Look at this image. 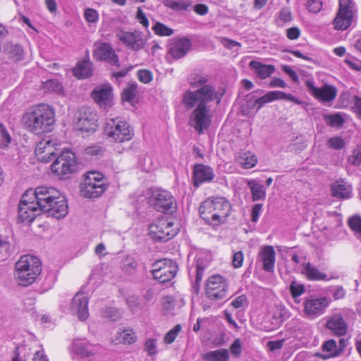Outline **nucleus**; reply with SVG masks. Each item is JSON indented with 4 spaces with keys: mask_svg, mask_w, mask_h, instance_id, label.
I'll use <instances>...</instances> for the list:
<instances>
[{
    "mask_svg": "<svg viewBox=\"0 0 361 361\" xmlns=\"http://www.w3.org/2000/svg\"><path fill=\"white\" fill-rule=\"evenodd\" d=\"M250 67H251L255 71L256 75L262 79L269 78L275 71L274 66L262 64L258 61L250 62Z\"/></svg>",
    "mask_w": 361,
    "mask_h": 361,
    "instance_id": "obj_30",
    "label": "nucleus"
},
{
    "mask_svg": "<svg viewBox=\"0 0 361 361\" xmlns=\"http://www.w3.org/2000/svg\"><path fill=\"white\" fill-rule=\"evenodd\" d=\"M104 175L98 171H89L80 184V193L87 198L99 197L106 190Z\"/></svg>",
    "mask_w": 361,
    "mask_h": 361,
    "instance_id": "obj_7",
    "label": "nucleus"
},
{
    "mask_svg": "<svg viewBox=\"0 0 361 361\" xmlns=\"http://www.w3.org/2000/svg\"><path fill=\"white\" fill-rule=\"evenodd\" d=\"M164 5L174 11H187L191 3L187 0H165Z\"/></svg>",
    "mask_w": 361,
    "mask_h": 361,
    "instance_id": "obj_35",
    "label": "nucleus"
},
{
    "mask_svg": "<svg viewBox=\"0 0 361 361\" xmlns=\"http://www.w3.org/2000/svg\"><path fill=\"white\" fill-rule=\"evenodd\" d=\"M174 224L164 219H159L149 226V234L157 242H166L178 233V229L173 228Z\"/></svg>",
    "mask_w": 361,
    "mask_h": 361,
    "instance_id": "obj_11",
    "label": "nucleus"
},
{
    "mask_svg": "<svg viewBox=\"0 0 361 361\" xmlns=\"http://www.w3.org/2000/svg\"><path fill=\"white\" fill-rule=\"evenodd\" d=\"M37 195L36 188H30L23 194L18 204V216L20 221L31 223L37 216L43 213L37 204Z\"/></svg>",
    "mask_w": 361,
    "mask_h": 361,
    "instance_id": "obj_6",
    "label": "nucleus"
},
{
    "mask_svg": "<svg viewBox=\"0 0 361 361\" xmlns=\"http://www.w3.org/2000/svg\"><path fill=\"white\" fill-rule=\"evenodd\" d=\"M228 350L224 348L209 351L202 355L205 361H228Z\"/></svg>",
    "mask_w": 361,
    "mask_h": 361,
    "instance_id": "obj_33",
    "label": "nucleus"
},
{
    "mask_svg": "<svg viewBox=\"0 0 361 361\" xmlns=\"http://www.w3.org/2000/svg\"><path fill=\"white\" fill-rule=\"evenodd\" d=\"M137 77L140 81H141L143 83H149L152 80V74L151 71L148 70H140L137 72Z\"/></svg>",
    "mask_w": 361,
    "mask_h": 361,
    "instance_id": "obj_58",
    "label": "nucleus"
},
{
    "mask_svg": "<svg viewBox=\"0 0 361 361\" xmlns=\"http://www.w3.org/2000/svg\"><path fill=\"white\" fill-rule=\"evenodd\" d=\"M263 204L257 203L253 205L252 208V221L257 222L258 221L259 216L262 209Z\"/></svg>",
    "mask_w": 361,
    "mask_h": 361,
    "instance_id": "obj_63",
    "label": "nucleus"
},
{
    "mask_svg": "<svg viewBox=\"0 0 361 361\" xmlns=\"http://www.w3.org/2000/svg\"><path fill=\"white\" fill-rule=\"evenodd\" d=\"M322 350L324 352L329 353L328 355H324L321 353H317L316 356L321 357L324 360H326L329 357H334L338 356L340 355V352L338 350V347L335 340L330 339L326 341L322 346Z\"/></svg>",
    "mask_w": 361,
    "mask_h": 361,
    "instance_id": "obj_31",
    "label": "nucleus"
},
{
    "mask_svg": "<svg viewBox=\"0 0 361 361\" xmlns=\"http://www.w3.org/2000/svg\"><path fill=\"white\" fill-rule=\"evenodd\" d=\"M306 86L310 94L322 102H331L334 100L337 94L336 88L327 84L318 88L314 86L313 80H308L306 81Z\"/></svg>",
    "mask_w": 361,
    "mask_h": 361,
    "instance_id": "obj_17",
    "label": "nucleus"
},
{
    "mask_svg": "<svg viewBox=\"0 0 361 361\" xmlns=\"http://www.w3.org/2000/svg\"><path fill=\"white\" fill-rule=\"evenodd\" d=\"M54 115V111L49 105L41 104L24 115V124L29 131L35 134L49 132L55 122Z\"/></svg>",
    "mask_w": 361,
    "mask_h": 361,
    "instance_id": "obj_3",
    "label": "nucleus"
},
{
    "mask_svg": "<svg viewBox=\"0 0 361 361\" xmlns=\"http://www.w3.org/2000/svg\"><path fill=\"white\" fill-rule=\"evenodd\" d=\"M11 142V137L6 127L0 123V147L6 148Z\"/></svg>",
    "mask_w": 361,
    "mask_h": 361,
    "instance_id": "obj_43",
    "label": "nucleus"
},
{
    "mask_svg": "<svg viewBox=\"0 0 361 361\" xmlns=\"http://www.w3.org/2000/svg\"><path fill=\"white\" fill-rule=\"evenodd\" d=\"M137 84L135 82L129 83L122 92V100L132 104L137 92Z\"/></svg>",
    "mask_w": 361,
    "mask_h": 361,
    "instance_id": "obj_36",
    "label": "nucleus"
},
{
    "mask_svg": "<svg viewBox=\"0 0 361 361\" xmlns=\"http://www.w3.org/2000/svg\"><path fill=\"white\" fill-rule=\"evenodd\" d=\"M70 310L80 321H85L89 316L88 298L83 293H78L72 300Z\"/></svg>",
    "mask_w": 361,
    "mask_h": 361,
    "instance_id": "obj_19",
    "label": "nucleus"
},
{
    "mask_svg": "<svg viewBox=\"0 0 361 361\" xmlns=\"http://www.w3.org/2000/svg\"><path fill=\"white\" fill-rule=\"evenodd\" d=\"M181 325L176 324L171 330H170L164 337V342L167 344L172 343L181 331Z\"/></svg>",
    "mask_w": 361,
    "mask_h": 361,
    "instance_id": "obj_47",
    "label": "nucleus"
},
{
    "mask_svg": "<svg viewBox=\"0 0 361 361\" xmlns=\"http://www.w3.org/2000/svg\"><path fill=\"white\" fill-rule=\"evenodd\" d=\"M205 267L203 264L202 260L198 259L196 264V276H195V286L197 289L199 288L200 283L202 279V276L204 271Z\"/></svg>",
    "mask_w": 361,
    "mask_h": 361,
    "instance_id": "obj_50",
    "label": "nucleus"
},
{
    "mask_svg": "<svg viewBox=\"0 0 361 361\" xmlns=\"http://www.w3.org/2000/svg\"><path fill=\"white\" fill-rule=\"evenodd\" d=\"M250 188L252 192V201L264 200L266 197V188L255 180H250Z\"/></svg>",
    "mask_w": 361,
    "mask_h": 361,
    "instance_id": "obj_34",
    "label": "nucleus"
},
{
    "mask_svg": "<svg viewBox=\"0 0 361 361\" xmlns=\"http://www.w3.org/2000/svg\"><path fill=\"white\" fill-rule=\"evenodd\" d=\"M117 37L126 47L135 51L142 49L147 43L144 33L140 30L121 31Z\"/></svg>",
    "mask_w": 361,
    "mask_h": 361,
    "instance_id": "obj_14",
    "label": "nucleus"
},
{
    "mask_svg": "<svg viewBox=\"0 0 361 361\" xmlns=\"http://www.w3.org/2000/svg\"><path fill=\"white\" fill-rule=\"evenodd\" d=\"M37 204L43 213L56 219H63L68 214L66 197L54 188L39 186L36 188Z\"/></svg>",
    "mask_w": 361,
    "mask_h": 361,
    "instance_id": "obj_2",
    "label": "nucleus"
},
{
    "mask_svg": "<svg viewBox=\"0 0 361 361\" xmlns=\"http://www.w3.org/2000/svg\"><path fill=\"white\" fill-rule=\"evenodd\" d=\"M245 145L244 147L239 149L235 154V166L242 170L248 169V149Z\"/></svg>",
    "mask_w": 361,
    "mask_h": 361,
    "instance_id": "obj_32",
    "label": "nucleus"
},
{
    "mask_svg": "<svg viewBox=\"0 0 361 361\" xmlns=\"http://www.w3.org/2000/svg\"><path fill=\"white\" fill-rule=\"evenodd\" d=\"M7 51L8 54V57L15 62L20 61L23 59V48L20 44H11L7 48Z\"/></svg>",
    "mask_w": 361,
    "mask_h": 361,
    "instance_id": "obj_38",
    "label": "nucleus"
},
{
    "mask_svg": "<svg viewBox=\"0 0 361 361\" xmlns=\"http://www.w3.org/2000/svg\"><path fill=\"white\" fill-rule=\"evenodd\" d=\"M309 280L312 281H322L327 279V275L321 272L315 266L311 263L307 262L303 265V270L302 271Z\"/></svg>",
    "mask_w": 361,
    "mask_h": 361,
    "instance_id": "obj_29",
    "label": "nucleus"
},
{
    "mask_svg": "<svg viewBox=\"0 0 361 361\" xmlns=\"http://www.w3.org/2000/svg\"><path fill=\"white\" fill-rule=\"evenodd\" d=\"M353 111L357 116L361 119V97H358L357 96L354 97Z\"/></svg>",
    "mask_w": 361,
    "mask_h": 361,
    "instance_id": "obj_64",
    "label": "nucleus"
},
{
    "mask_svg": "<svg viewBox=\"0 0 361 361\" xmlns=\"http://www.w3.org/2000/svg\"><path fill=\"white\" fill-rule=\"evenodd\" d=\"M248 186V180L243 178H240L236 183L235 191L239 195H243L245 197L247 196L246 189Z\"/></svg>",
    "mask_w": 361,
    "mask_h": 361,
    "instance_id": "obj_55",
    "label": "nucleus"
},
{
    "mask_svg": "<svg viewBox=\"0 0 361 361\" xmlns=\"http://www.w3.org/2000/svg\"><path fill=\"white\" fill-rule=\"evenodd\" d=\"M137 261L130 256H128L123 261L122 269L128 274H134L137 268Z\"/></svg>",
    "mask_w": 361,
    "mask_h": 361,
    "instance_id": "obj_40",
    "label": "nucleus"
},
{
    "mask_svg": "<svg viewBox=\"0 0 361 361\" xmlns=\"http://www.w3.org/2000/svg\"><path fill=\"white\" fill-rule=\"evenodd\" d=\"M103 149L102 147L98 145H94L87 147L85 149V152L87 155L99 157L103 154Z\"/></svg>",
    "mask_w": 361,
    "mask_h": 361,
    "instance_id": "obj_60",
    "label": "nucleus"
},
{
    "mask_svg": "<svg viewBox=\"0 0 361 361\" xmlns=\"http://www.w3.org/2000/svg\"><path fill=\"white\" fill-rule=\"evenodd\" d=\"M290 290L293 298L301 295L305 292V286L295 281L291 282Z\"/></svg>",
    "mask_w": 361,
    "mask_h": 361,
    "instance_id": "obj_46",
    "label": "nucleus"
},
{
    "mask_svg": "<svg viewBox=\"0 0 361 361\" xmlns=\"http://www.w3.org/2000/svg\"><path fill=\"white\" fill-rule=\"evenodd\" d=\"M44 88L57 94H61L63 91V86L57 80H47L44 83Z\"/></svg>",
    "mask_w": 361,
    "mask_h": 361,
    "instance_id": "obj_44",
    "label": "nucleus"
},
{
    "mask_svg": "<svg viewBox=\"0 0 361 361\" xmlns=\"http://www.w3.org/2000/svg\"><path fill=\"white\" fill-rule=\"evenodd\" d=\"M214 178L213 169L202 164L195 165L193 169V182L195 187H198L204 182H210Z\"/></svg>",
    "mask_w": 361,
    "mask_h": 361,
    "instance_id": "obj_22",
    "label": "nucleus"
},
{
    "mask_svg": "<svg viewBox=\"0 0 361 361\" xmlns=\"http://www.w3.org/2000/svg\"><path fill=\"white\" fill-rule=\"evenodd\" d=\"M328 145L329 147L334 149H341L345 147V143L341 137H334L328 140Z\"/></svg>",
    "mask_w": 361,
    "mask_h": 361,
    "instance_id": "obj_49",
    "label": "nucleus"
},
{
    "mask_svg": "<svg viewBox=\"0 0 361 361\" xmlns=\"http://www.w3.org/2000/svg\"><path fill=\"white\" fill-rule=\"evenodd\" d=\"M191 47V42L187 37H181L171 44L168 53L174 59H179L185 56Z\"/></svg>",
    "mask_w": 361,
    "mask_h": 361,
    "instance_id": "obj_24",
    "label": "nucleus"
},
{
    "mask_svg": "<svg viewBox=\"0 0 361 361\" xmlns=\"http://www.w3.org/2000/svg\"><path fill=\"white\" fill-rule=\"evenodd\" d=\"M348 161L354 166L361 164V145H357L353 150V154L348 157Z\"/></svg>",
    "mask_w": 361,
    "mask_h": 361,
    "instance_id": "obj_51",
    "label": "nucleus"
},
{
    "mask_svg": "<svg viewBox=\"0 0 361 361\" xmlns=\"http://www.w3.org/2000/svg\"><path fill=\"white\" fill-rule=\"evenodd\" d=\"M331 191L333 197L339 199H348L351 195L352 188L348 183L340 180L331 184Z\"/></svg>",
    "mask_w": 361,
    "mask_h": 361,
    "instance_id": "obj_26",
    "label": "nucleus"
},
{
    "mask_svg": "<svg viewBox=\"0 0 361 361\" xmlns=\"http://www.w3.org/2000/svg\"><path fill=\"white\" fill-rule=\"evenodd\" d=\"M191 85L198 87L197 90H187L184 92L182 103L186 109H193L189 117V124L199 133H202L211 123L209 114L212 103L219 104L223 93H219L215 87L207 84V76H197Z\"/></svg>",
    "mask_w": 361,
    "mask_h": 361,
    "instance_id": "obj_1",
    "label": "nucleus"
},
{
    "mask_svg": "<svg viewBox=\"0 0 361 361\" xmlns=\"http://www.w3.org/2000/svg\"><path fill=\"white\" fill-rule=\"evenodd\" d=\"M338 11H345L347 12L352 11L355 13V4L353 0H339V9Z\"/></svg>",
    "mask_w": 361,
    "mask_h": 361,
    "instance_id": "obj_52",
    "label": "nucleus"
},
{
    "mask_svg": "<svg viewBox=\"0 0 361 361\" xmlns=\"http://www.w3.org/2000/svg\"><path fill=\"white\" fill-rule=\"evenodd\" d=\"M152 275L160 283L171 281L176 276L178 270L177 262L167 258L157 260L152 264Z\"/></svg>",
    "mask_w": 361,
    "mask_h": 361,
    "instance_id": "obj_10",
    "label": "nucleus"
},
{
    "mask_svg": "<svg viewBox=\"0 0 361 361\" xmlns=\"http://www.w3.org/2000/svg\"><path fill=\"white\" fill-rule=\"evenodd\" d=\"M155 34L159 36H171L173 33V30L160 22H157L152 27Z\"/></svg>",
    "mask_w": 361,
    "mask_h": 361,
    "instance_id": "obj_42",
    "label": "nucleus"
},
{
    "mask_svg": "<svg viewBox=\"0 0 361 361\" xmlns=\"http://www.w3.org/2000/svg\"><path fill=\"white\" fill-rule=\"evenodd\" d=\"M73 73L78 79L87 78L93 74L92 63L89 60L79 61L73 69Z\"/></svg>",
    "mask_w": 361,
    "mask_h": 361,
    "instance_id": "obj_28",
    "label": "nucleus"
},
{
    "mask_svg": "<svg viewBox=\"0 0 361 361\" xmlns=\"http://www.w3.org/2000/svg\"><path fill=\"white\" fill-rule=\"evenodd\" d=\"M353 16L352 11H338L333 22L334 28L340 30H346L351 25Z\"/></svg>",
    "mask_w": 361,
    "mask_h": 361,
    "instance_id": "obj_27",
    "label": "nucleus"
},
{
    "mask_svg": "<svg viewBox=\"0 0 361 361\" xmlns=\"http://www.w3.org/2000/svg\"><path fill=\"white\" fill-rule=\"evenodd\" d=\"M85 20L89 23H96L98 20L99 15L96 10L87 8L84 13Z\"/></svg>",
    "mask_w": 361,
    "mask_h": 361,
    "instance_id": "obj_59",
    "label": "nucleus"
},
{
    "mask_svg": "<svg viewBox=\"0 0 361 361\" xmlns=\"http://www.w3.org/2000/svg\"><path fill=\"white\" fill-rule=\"evenodd\" d=\"M329 305L326 298H310L304 302V312L305 315L311 319L316 318L323 314Z\"/></svg>",
    "mask_w": 361,
    "mask_h": 361,
    "instance_id": "obj_18",
    "label": "nucleus"
},
{
    "mask_svg": "<svg viewBox=\"0 0 361 361\" xmlns=\"http://www.w3.org/2000/svg\"><path fill=\"white\" fill-rule=\"evenodd\" d=\"M243 254L241 251H238L233 254L232 263L234 267L239 268L242 266L243 262Z\"/></svg>",
    "mask_w": 361,
    "mask_h": 361,
    "instance_id": "obj_61",
    "label": "nucleus"
},
{
    "mask_svg": "<svg viewBox=\"0 0 361 361\" xmlns=\"http://www.w3.org/2000/svg\"><path fill=\"white\" fill-rule=\"evenodd\" d=\"M206 295L211 300H221L227 295V284L225 279L219 275L209 278L206 286Z\"/></svg>",
    "mask_w": 361,
    "mask_h": 361,
    "instance_id": "obj_13",
    "label": "nucleus"
},
{
    "mask_svg": "<svg viewBox=\"0 0 361 361\" xmlns=\"http://www.w3.org/2000/svg\"><path fill=\"white\" fill-rule=\"evenodd\" d=\"M37 159L43 163H48L55 158L56 154L53 146L50 145V141L40 142L35 148Z\"/></svg>",
    "mask_w": 361,
    "mask_h": 361,
    "instance_id": "obj_25",
    "label": "nucleus"
},
{
    "mask_svg": "<svg viewBox=\"0 0 361 361\" xmlns=\"http://www.w3.org/2000/svg\"><path fill=\"white\" fill-rule=\"evenodd\" d=\"M100 314L102 318L116 322L121 317V312L115 307H105L101 309Z\"/></svg>",
    "mask_w": 361,
    "mask_h": 361,
    "instance_id": "obj_39",
    "label": "nucleus"
},
{
    "mask_svg": "<svg viewBox=\"0 0 361 361\" xmlns=\"http://www.w3.org/2000/svg\"><path fill=\"white\" fill-rule=\"evenodd\" d=\"M276 99L275 91H271L265 95L259 97L255 101V104L257 105V110H259L264 104L272 102Z\"/></svg>",
    "mask_w": 361,
    "mask_h": 361,
    "instance_id": "obj_45",
    "label": "nucleus"
},
{
    "mask_svg": "<svg viewBox=\"0 0 361 361\" xmlns=\"http://www.w3.org/2000/svg\"><path fill=\"white\" fill-rule=\"evenodd\" d=\"M78 169L76 157L69 150L62 152L51 166L52 173L60 179L68 178L71 174L78 171Z\"/></svg>",
    "mask_w": 361,
    "mask_h": 361,
    "instance_id": "obj_9",
    "label": "nucleus"
},
{
    "mask_svg": "<svg viewBox=\"0 0 361 361\" xmlns=\"http://www.w3.org/2000/svg\"><path fill=\"white\" fill-rule=\"evenodd\" d=\"M92 97L94 102L101 107L107 108L111 106L112 88L109 85H104L95 88Z\"/></svg>",
    "mask_w": 361,
    "mask_h": 361,
    "instance_id": "obj_21",
    "label": "nucleus"
},
{
    "mask_svg": "<svg viewBox=\"0 0 361 361\" xmlns=\"http://www.w3.org/2000/svg\"><path fill=\"white\" fill-rule=\"evenodd\" d=\"M16 269L19 285L27 286L32 283L41 273V262L32 255H25L16 264Z\"/></svg>",
    "mask_w": 361,
    "mask_h": 361,
    "instance_id": "obj_5",
    "label": "nucleus"
},
{
    "mask_svg": "<svg viewBox=\"0 0 361 361\" xmlns=\"http://www.w3.org/2000/svg\"><path fill=\"white\" fill-rule=\"evenodd\" d=\"M306 7L310 12L317 13L322 8V2L321 0H309L306 4Z\"/></svg>",
    "mask_w": 361,
    "mask_h": 361,
    "instance_id": "obj_53",
    "label": "nucleus"
},
{
    "mask_svg": "<svg viewBox=\"0 0 361 361\" xmlns=\"http://www.w3.org/2000/svg\"><path fill=\"white\" fill-rule=\"evenodd\" d=\"M348 223L354 232L361 235V216H353L348 219Z\"/></svg>",
    "mask_w": 361,
    "mask_h": 361,
    "instance_id": "obj_48",
    "label": "nucleus"
},
{
    "mask_svg": "<svg viewBox=\"0 0 361 361\" xmlns=\"http://www.w3.org/2000/svg\"><path fill=\"white\" fill-rule=\"evenodd\" d=\"M326 328L336 336H343L347 334L348 324L340 313H336L329 317Z\"/></svg>",
    "mask_w": 361,
    "mask_h": 361,
    "instance_id": "obj_20",
    "label": "nucleus"
},
{
    "mask_svg": "<svg viewBox=\"0 0 361 361\" xmlns=\"http://www.w3.org/2000/svg\"><path fill=\"white\" fill-rule=\"evenodd\" d=\"M276 253L271 245H266L261 248L258 255V259L262 263V269L269 273H273L274 270Z\"/></svg>",
    "mask_w": 361,
    "mask_h": 361,
    "instance_id": "obj_23",
    "label": "nucleus"
},
{
    "mask_svg": "<svg viewBox=\"0 0 361 361\" xmlns=\"http://www.w3.org/2000/svg\"><path fill=\"white\" fill-rule=\"evenodd\" d=\"M73 348L75 353L82 358H87L94 355V352L90 349V344L86 343H75Z\"/></svg>",
    "mask_w": 361,
    "mask_h": 361,
    "instance_id": "obj_37",
    "label": "nucleus"
},
{
    "mask_svg": "<svg viewBox=\"0 0 361 361\" xmlns=\"http://www.w3.org/2000/svg\"><path fill=\"white\" fill-rule=\"evenodd\" d=\"M145 349L149 355H155L157 353V340L152 338L147 339L145 344Z\"/></svg>",
    "mask_w": 361,
    "mask_h": 361,
    "instance_id": "obj_54",
    "label": "nucleus"
},
{
    "mask_svg": "<svg viewBox=\"0 0 361 361\" xmlns=\"http://www.w3.org/2000/svg\"><path fill=\"white\" fill-rule=\"evenodd\" d=\"M104 133L108 138L116 142L128 141L133 136V129L119 118L107 119L104 123Z\"/></svg>",
    "mask_w": 361,
    "mask_h": 361,
    "instance_id": "obj_8",
    "label": "nucleus"
},
{
    "mask_svg": "<svg viewBox=\"0 0 361 361\" xmlns=\"http://www.w3.org/2000/svg\"><path fill=\"white\" fill-rule=\"evenodd\" d=\"M136 19L139 21L140 24H142L145 27H147L149 26V20L146 17L143 11L138 8L136 13Z\"/></svg>",
    "mask_w": 361,
    "mask_h": 361,
    "instance_id": "obj_62",
    "label": "nucleus"
},
{
    "mask_svg": "<svg viewBox=\"0 0 361 361\" xmlns=\"http://www.w3.org/2000/svg\"><path fill=\"white\" fill-rule=\"evenodd\" d=\"M231 206L224 197L207 199L199 208L200 217L207 224L217 226L224 224L230 215Z\"/></svg>",
    "mask_w": 361,
    "mask_h": 361,
    "instance_id": "obj_4",
    "label": "nucleus"
},
{
    "mask_svg": "<svg viewBox=\"0 0 361 361\" xmlns=\"http://www.w3.org/2000/svg\"><path fill=\"white\" fill-rule=\"evenodd\" d=\"M120 337L126 343H133L135 341V334L132 329H126L120 334Z\"/></svg>",
    "mask_w": 361,
    "mask_h": 361,
    "instance_id": "obj_56",
    "label": "nucleus"
},
{
    "mask_svg": "<svg viewBox=\"0 0 361 361\" xmlns=\"http://www.w3.org/2000/svg\"><path fill=\"white\" fill-rule=\"evenodd\" d=\"M75 128L81 132L93 133L97 128V116L90 109L80 111L75 123Z\"/></svg>",
    "mask_w": 361,
    "mask_h": 361,
    "instance_id": "obj_16",
    "label": "nucleus"
},
{
    "mask_svg": "<svg viewBox=\"0 0 361 361\" xmlns=\"http://www.w3.org/2000/svg\"><path fill=\"white\" fill-rule=\"evenodd\" d=\"M93 57L96 61H106L111 66H120L118 56L112 47L106 42L94 44Z\"/></svg>",
    "mask_w": 361,
    "mask_h": 361,
    "instance_id": "obj_15",
    "label": "nucleus"
},
{
    "mask_svg": "<svg viewBox=\"0 0 361 361\" xmlns=\"http://www.w3.org/2000/svg\"><path fill=\"white\" fill-rule=\"evenodd\" d=\"M275 94H276V99H285V100L293 102L298 104H300L302 103L298 99H297L296 97H295L294 96H293L290 94H286V93H285L283 92H281V91H275Z\"/></svg>",
    "mask_w": 361,
    "mask_h": 361,
    "instance_id": "obj_57",
    "label": "nucleus"
},
{
    "mask_svg": "<svg viewBox=\"0 0 361 361\" xmlns=\"http://www.w3.org/2000/svg\"><path fill=\"white\" fill-rule=\"evenodd\" d=\"M324 118L326 123L331 127H341L344 123V119L339 114L325 115Z\"/></svg>",
    "mask_w": 361,
    "mask_h": 361,
    "instance_id": "obj_41",
    "label": "nucleus"
},
{
    "mask_svg": "<svg viewBox=\"0 0 361 361\" xmlns=\"http://www.w3.org/2000/svg\"><path fill=\"white\" fill-rule=\"evenodd\" d=\"M148 202L154 209L162 213H173L176 209L174 197L165 190H153Z\"/></svg>",
    "mask_w": 361,
    "mask_h": 361,
    "instance_id": "obj_12",
    "label": "nucleus"
}]
</instances>
